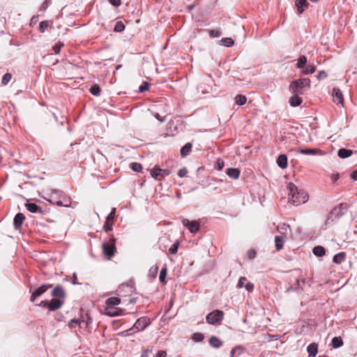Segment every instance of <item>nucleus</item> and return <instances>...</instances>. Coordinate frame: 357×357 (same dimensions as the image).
I'll return each mask as SVG.
<instances>
[{
  "mask_svg": "<svg viewBox=\"0 0 357 357\" xmlns=\"http://www.w3.org/2000/svg\"><path fill=\"white\" fill-rule=\"evenodd\" d=\"M287 188L289 190V202L294 205L298 206L308 200L307 192L302 189H298L294 183H289Z\"/></svg>",
  "mask_w": 357,
  "mask_h": 357,
  "instance_id": "obj_1",
  "label": "nucleus"
},
{
  "mask_svg": "<svg viewBox=\"0 0 357 357\" xmlns=\"http://www.w3.org/2000/svg\"><path fill=\"white\" fill-rule=\"evenodd\" d=\"M310 88V79L309 78H300L292 81L289 84V91L293 94L303 95Z\"/></svg>",
  "mask_w": 357,
  "mask_h": 357,
  "instance_id": "obj_2",
  "label": "nucleus"
},
{
  "mask_svg": "<svg viewBox=\"0 0 357 357\" xmlns=\"http://www.w3.org/2000/svg\"><path fill=\"white\" fill-rule=\"evenodd\" d=\"M116 238L113 236H110L109 241L103 243L102 245L103 254L107 259H110L114 256L116 248Z\"/></svg>",
  "mask_w": 357,
  "mask_h": 357,
  "instance_id": "obj_3",
  "label": "nucleus"
},
{
  "mask_svg": "<svg viewBox=\"0 0 357 357\" xmlns=\"http://www.w3.org/2000/svg\"><path fill=\"white\" fill-rule=\"evenodd\" d=\"M346 210H347V204H341L339 205V206L333 208L330 213V216L328 217V218L326 220V223L329 224L330 221L333 222L335 220V219L339 218L340 216H342Z\"/></svg>",
  "mask_w": 357,
  "mask_h": 357,
  "instance_id": "obj_4",
  "label": "nucleus"
},
{
  "mask_svg": "<svg viewBox=\"0 0 357 357\" xmlns=\"http://www.w3.org/2000/svg\"><path fill=\"white\" fill-rule=\"evenodd\" d=\"M224 317V313L221 310H213L206 317V322L209 324H215L222 321Z\"/></svg>",
  "mask_w": 357,
  "mask_h": 357,
  "instance_id": "obj_5",
  "label": "nucleus"
},
{
  "mask_svg": "<svg viewBox=\"0 0 357 357\" xmlns=\"http://www.w3.org/2000/svg\"><path fill=\"white\" fill-rule=\"evenodd\" d=\"M146 172H150V174L153 178H157L158 176L165 178L169 176L171 174V171L169 169H161L156 166L151 169H146Z\"/></svg>",
  "mask_w": 357,
  "mask_h": 357,
  "instance_id": "obj_6",
  "label": "nucleus"
},
{
  "mask_svg": "<svg viewBox=\"0 0 357 357\" xmlns=\"http://www.w3.org/2000/svg\"><path fill=\"white\" fill-rule=\"evenodd\" d=\"M182 223L192 233H196L199 229L200 225H199V222L198 221H190L188 219H183L182 220Z\"/></svg>",
  "mask_w": 357,
  "mask_h": 357,
  "instance_id": "obj_7",
  "label": "nucleus"
},
{
  "mask_svg": "<svg viewBox=\"0 0 357 357\" xmlns=\"http://www.w3.org/2000/svg\"><path fill=\"white\" fill-rule=\"evenodd\" d=\"M332 96L333 97V101L337 104L344 106V98L342 91L338 88H333Z\"/></svg>",
  "mask_w": 357,
  "mask_h": 357,
  "instance_id": "obj_8",
  "label": "nucleus"
},
{
  "mask_svg": "<svg viewBox=\"0 0 357 357\" xmlns=\"http://www.w3.org/2000/svg\"><path fill=\"white\" fill-rule=\"evenodd\" d=\"M51 285L47 284H43L35 291L32 292L31 301H33L37 297L41 296L43 294H44L48 288L51 287Z\"/></svg>",
  "mask_w": 357,
  "mask_h": 357,
  "instance_id": "obj_9",
  "label": "nucleus"
},
{
  "mask_svg": "<svg viewBox=\"0 0 357 357\" xmlns=\"http://www.w3.org/2000/svg\"><path fill=\"white\" fill-rule=\"evenodd\" d=\"M63 304V301L59 298H53L48 304V309L50 311H54L60 308Z\"/></svg>",
  "mask_w": 357,
  "mask_h": 357,
  "instance_id": "obj_10",
  "label": "nucleus"
},
{
  "mask_svg": "<svg viewBox=\"0 0 357 357\" xmlns=\"http://www.w3.org/2000/svg\"><path fill=\"white\" fill-rule=\"evenodd\" d=\"M295 5L297 8L298 13L301 14L306 8H308L309 3L307 0H296Z\"/></svg>",
  "mask_w": 357,
  "mask_h": 357,
  "instance_id": "obj_11",
  "label": "nucleus"
},
{
  "mask_svg": "<svg viewBox=\"0 0 357 357\" xmlns=\"http://www.w3.org/2000/svg\"><path fill=\"white\" fill-rule=\"evenodd\" d=\"M297 153H301L303 155H317L319 153H321V151L319 149H311V148H306V149H299L297 150Z\"/></svg>",
  "mask_w": 357,
  "mask_h": 357,
  "instance_id": "obj_12",
  "label": "nucleus"
},
{
  "mask_svg": "<svg viewBox=\"0 0 357 357\" xmlns=\"http://www.w3.org/2000/svg\"><path fill=\"white\" fill-rule=\"evenodd\" d=\"M148 325V320L146 318L142 317L138 319L137 321L133 325V328L137 329V331L144 330Z\"/></svg>",
  "mask_w": 357,
  "mask_h": 357,
  "instance_id": "obj_13",
  "label": "nucleus"
},
{
  "mask_svg": "<svg viewBox=\"0 0 357 357\" xmlns=\"http://www.w3.org/2000/svg\"><path fill=\"white\" fill-rule=\"evenodd\" d=\"M121 310L114 307L106 306L105 307V314L109 317H116L121 314Z\"/></svg>",
  "mask_w": 357,
  "mask_h": 357,
  "instance_id": "obj_14",
  "label": "nucleus"
},
{
  "mask_svg": "<svg viewBox=\"0 0 357 357\" xmlns=\"http://www.w3.org/2000/svg\"><path fill=\"white\" fill-rule=\"evenodd\" d=\"M25 219L24 215L21 213H18L14 218L13 224L14 227L16 229H18L22 226L24 220Z\"/></svg>",
  "mask_w": 357,
  "mask_h": 357,
  "instance_id": "obj_15",
  "label": "nucleus"
},
{
  "mask_svg": "<svg viewBox=\"0 0 357 357\" xmlns=\"http://www.w3.org/2000/svg\"><path fill=\"white\" fill-rule=\"evenodd\" d=\"M301 94H294L292 97L289 99V104L291 107H297L299 106L302 102L303 99L299 96Z\"/></svg>",
  "mask_w": 357,
  "mask_h": 357,
  "instance_id": "obj_16",
  "label": "nucleus"
},
{
  "mask_svg": "<svg viewBox=\"0 0 357 357\" xmlns=\"http://www.w3.org/2000/svg\"><path fill=\"white\" fill-rule=\"evenodd\" d=\"M277 164L278 165L282 168L284 169L287 166V157L285 154H280L278 155L277 158Z\"/></svg>",
  "mask_w": 357,
  "mask_h": 357,
  "instance_id": "obj_17",
  "label": "nucleus"
},
{
  "mask_svg": "<svg viewBox=\"0 0 357 357\" xmlns=\"http://www.w3.org/2000/svg\"><path fill=\"white\" fill-rule=\"evenodd\" d=\"M52 296L55 298L61 299L64 297L65 293L63 288L60 286L56 287L52 291Z\"/></svg>",
  "mask_w": 357,
  "mask_h": 357,
  "instance_id": "obj_18",
  "label": "nucleus"
},
{
  "mask_svg": "<svg viewBox=\"0 0 357 357\" xmlns=\"http://www.w3.org/2000/svg\"><path fill=\"white\" fill-rule=\"evenodd\" d=\"M353 154V151L344 148H341L337 151V155L342 159L347 158Z\"/></svg>",
  "mask_w": 357,
  "mask_h": 357,
  "instance_id": "obj_19",
  "label": "nucleus"
},
{
  "mask_svg": "<svg viewBox=\"0 0 357 357\" xmlns=\"http://www.w3.org/2000/svg\"><path fill=\"white\" fill-rule=\"evenodd\" d=\"M192 144L190 142L186 143L180 150L181 155L184 158L187 156L192 150Z\"/></svg>",
  "mask_w": 357,
  "mask_h": 357,
  "instance_id": "obj_20",
  "label": "nucleus"
},
{
  "mask_svg": "<svg viewBox=\"0 0 357 357\" xmlns=\"http://www.w3.org/2000/svg\"><path fill=\"white\" fill-rule=\"evenodd\" d=\"M226 174L230 178H238L240 175V171L237 168H227Z\"/></svg>",
  "mask_w": 357,
  "mask_h": 357,
  "instance_id": "obj_21",
  "label": "nucleus"
},
{
  "mask_svg": "<svg viewBox=\"0 0 357 357\" xmlns=\"http://www.w3.org/2000/svg\"><path fill=\"white\" fill-rule=\"evenodd\" d=\"M121 303V299L119 297H110L105 301V305L115 307Z\"/></svg>",
  "mask_w": 357,
  "mask_h": 357,
  "instance_id": "obj_22",
  "label": "nucleus"
},
{
  "mask_svg": "<svg viewBox=\"0 0 357 357\" xmlns=\"http://www.w3.org/2000/svg\"><path fill=\"white\" fill-rule=\"evenodd\" d=\"M25 206L31 213H42V209L34 203H26Z\"/></svg>",
  "mask_w": 357,
  "mask_h": 357,
  "instance_id": "obj_23",
  "label": "nucleus"
},
{
  "mask_svg": "<svg viewBox=\"0 0 357 357\" xmlns=\"http://www.w3.org/2000/svg\"><path fill=\"white\" fill-rule=\"evenodd\" d=\"M286 237L284 236H276L275 237V248L278 250H280L283 248V242Z\"/></svg>",
  "mask_w": 357,
  "mask_h": 357,
  "instance_id": "obj_24",
  "label": "nucleus"
},
{
  "mask_svg": "<svg viewBox=\"0 0 357 357\" xmlns=\"http://www.w3.org/2000/svg\"><path fill=\"white\" fill-rule=\"evenodd\" d=\"M316 67L314 65H309L302 68L301 74L303 75H310L315 72Z\"/></svg>",
  "mask_w": 357,
  "mask_h": 357,
  "instance_id": "obj_25",
  "label": "nucleus"
},
{
  "mask_svg": "<svg viewBox=\"0 0 357 357\" xmlns=\"http://www.w3.org/2000/svg\"><path fill=\"white\" fill-rule=\"evenodd\" d=\"M307 57L304 55L300 56L298 59H297V63L296 64V66L297 68L302 69L303 68L305 65L307 64Z\"/></svg>",
  "mask_w": 357,
  "mask_h": 357,
  "instance_id": "obj_26",
  "label": "nucleus"
},
{
  "mask_svg": "<svg viewBox=\"0 0 357 357\" xmlns=\"http://www.w3.org/2000/svg\"><path fill=\"white\" fill-rule=\"evenodd\" d=\"M312 252L317 257H323L326 254L324 248L321 245L315 246L312 250Z\"/></svg>",
  "mask_w": 357,
  "mask_h": 357,
  "instance_id": "obj_27",
  "label": "nucleus"
},
{
  "mask_svg": "<svg viewBox=\"0 0 357 357\" xmlns=\"http://www.w3.org/2000/svg\"><path fill=\"white\" fill-rule=\"evenodd\" d=\"M289 225L284 223L280 224L277 227V230L280 232V236H284L285 237L289 231Z\"/></svg>",
  "mask_w": 357,
  "mask_h": 357,
  "instance_id": "obj_28",
  "label": "nucleus"
},
{
  "mask_svg": "<svg viewBox=\"0 0 357 357\" xmlns=\"http://www.w3.org/2000/svg\"><path fill=\"white\" fill-rule=\"evenodd\" d=\"M345 259V253L344 252H340L338 254H336L333 258V261L337 264H340L342 262H343Z\"/></svg>",
  "mask_w": 357,
  "mask_h": 357,
  "instance_id": "obj_29",
  "label": "nucleus"
},
{
  "mask_svg": "<svg viewBox=\"0 0 357 357\" xmlns=\"http://www.w3.org/2000/svg\"><path fill=\"white\" fill-rule=\"evenodd\" d=\"M220 44L227 47H230L234 44V40L231 38H223L220 40Z\"/></svg>",
  "mask_w": 357,
  "mask_h": 357,
  "instance_id": "obj_30",
  "label": "nucleus"
},
{
  "mask_svg": "<svg viewBox=\"0 0 357 357\" xmlns=\"http://www.w3.org/2000/svg\"><path fill=\"white\" fill-rule=\"evenodd\" d=\"M90 93L94 96H99L101 93V89L98 84H93L89 89Z\"/></svg>",
  "mask_w": 357,
  "mask_h": 357,
  "instance_id": "obj_31",
  "label": "nucleus"
},
{
  "mask_svg": "<svg viewBox=\"0 0 357 357\" xmlns=\"http://www.w3.org/2000/svg\"><path fill=\"white\" fill-rule=\"evenodd\" d=\"M309 357H314L317 353V346L316 344H311L307 347Z\"/></svg>",
  "mask_w": 357,
  "mask_h": 357,
  "instance_id": "obj_32",
  "label": "nucleus"
},
{
  "mask_svg": "<svg viewBox=\"0 0 357 357\" xmlns=\"http://www.w3.org/2000/svg\"><path fill=\"white\" fill-rule=\"evenodd\" d=\"M210 344L215 348H219L222 345V342L216 337L213 336L209 340Z\"/></svg>",
  "mask_w": 357,
  "mask_h": 357,
  "instance_id": "obj_33",
  "label": "nucleus"
},
{
  "mask_svg": "<svg viewBox=\"0 0 357 357\" xmlns=\"http://www.w3.org/2000/svg\"><path fill=\"white\" fill-rule=\"evenodd\" d=\"M246 97L242 94H238L235 97V102L239 106L243 105L246 102Z\"/></svg>",
  "mask_w": 357,
  "mask_h": 357,
  "instance_id": "obj_34",
  "label": "nucleus"
},
{
  "mask_svg": "<svg viewBox=\"0 0 357 357\" xmlns=\"http://www.w3.org/2000/svg\"><path fill=\"white\" fill-rule=\"evenodd\" d=\"M333 347L335 349L339 348L343 345V341L341 337H335L332 340Z\"/></svg>",
  "mask_w": 357,
  "mask_h": 357,
  "instance_id": "obj_35",
  "label": "nucleus"
},
{
  "mask_svg": "<svg viewBox=\"0 0 357 357\" xmlns=\"http://www.w3.org/2000/svg\"><path fill=\"white\" fill-rule=\"evenodd\" d=\"M125 29V25L121 21H118L116 22L114 31L121 33Z\"/></svg>",
  "mask_w": 357,
  "mask_h": 357,
  "instance_id": "obj_36",
  "label": "nucleus"
},
{
  "mask_svg": "<svg viewBox=\"0 0 357 357\" xmlns=\"http://www.w3.org/2000/svg\"><path fill=\"white\" fill-rule=\"evenodd\" d=\"M130 167L132 169V171L136 172H142L143 169L142 165L136 162L130 163Z\"/></svg>",
  "mask_w": 357,
  "mask_h": 357,
  "instance_id": "obj_37",
  "label": "nucleus"
},
{
  "mask_svg": "<svg viewBox=\"0 0 357 357\" xmlns=\"http://www.w3.org/2000/svg\"><path fill=\"white\" fill-rule=\"evenodd\" d=\"M12 78V75L9 73H7L6 74H4L2 77V79H1V84L3 85H6L11 79Z\"/></svg>",
  "mask_w": 357,
  "mask_h": 357,
  "instance_id": "obj_38",
  "label": "nucleus"
},
{
  "mask_svg": "<svg viewBox=\"0 0 357 357\" xmlns=\"http://www.w3.org/2000/svg\"><path fill=\"white\" fill-rule=\"evenodd\" d=\"M167 273V268H163L160 271L159 279L162 283H165V278H166Z\"/></svg>",
  "mask_w": 357,
  "mask_h": 357,
  "instance_id": "obj_39",
  "label": "nucleus"
},
{
  "mask_svg": "<svg viewBox=\"0 0 357 357\" xmlns=\"http://www.w3.org/2000/svg\"><path fill=\"white\" fill-rule=\"evenodd\" d=\"M225 166V162L220 159L218 158L215 163V168L218 170H221Z\"/></svg>",
  "mask_w": 357,
  "mask_h": 357,
  "instance_id": "obj_40",
  "label": "nucleus"
},
{
  "mask_svg": "<svg viewBox=\"0 0 357 357\" xmlns=\"http://www.w3.org/2000/svg\"><path fill=\"white\" fill-rule=\"evenodd\" d=\"M149 83L147 82H144L139 87L138 91L139 93H144V91H147L149 87Z\"/></svg>",
  "mask_w": 357,
  "mask_h": 357,
  "instance_id": "obj_41",
  "label": "nucleus"
},
{
  "mask_svg": "<svg viewBox=\"0 0 357 357\" xmlns=\"http://www.w3.org/2000/svg\"><path fill=\"white\" fill-rule=\"evenodd\" d=\"M63 46V43H61V42H58L56 43L54 46H53V50L54 52H55V54H59L60 51H61V47Z\"/></svg>",
  "mask_w": 357,
  "mask_h": 357,
  "instance_id": "obj_42",
  "label": "nucleus"
},
{
  "mask_svg": "<svg viewBox=\"0 0 357 357\" xmlns=\"http://www.w3.org/2000/svg\"><path fill=\"white\" fill-rule=\"evenodd\" d=\"M221 31L216 29H212L209 31V36L211 38H218L221 36Z\"/></svg>",
  "mask_w": 357,
  "mask_h": 357,
  "instance_id": "obj_43",
  "label": "nucleus"
},
{
  "mask_svg": "<svg viewBox=\"0 0 357 357\" xmlns=\"http://www.w3.org/2000/svg\"><path fill=\"white\" fill-rule=\"evenodd\" d=\"M178 245H179V243L178 241H176L172 245V247L169 248V252L171 254H176L177 252V250H178Z\"/></svg>",
  "mask_w": 357,
  "mask_h": 357,
  "instance_id": "obj_44",
  "label": "nucleus"
},
{
  "mask_svg": "<svg viewBox=\"0 0 357 357\" xmlns=\"http://www.w3.org/2000/svg\"><path fill=\"white\" fill-rule=\"evenodd\" d=\"M48 26V23L47 21H42L39 24V30L41 33L45 32V29Z\"/></svg>",
  "mask_w": 357,
  "mask_h": 357,
  "instance_id": "obj_45",
  "label": "nucleus"
},
{
  "mask_svg": "<svg viewBox=\"0 0 357 357\" xmlns=\"http://www.w3.org/2000/svg\"><path fill=\"white\" fill-rule=\"evenodd\" d=\"M112 221H107V220H106V222L103 227L105 231L112 230Z\"/></svg>",
  "mask_w": 357,
  "mask_h": 357,
  "instance_id": "obj_46",
  "label": "nucleus"
},
{
  "mask_svg": "<svg viewBox=\"0 0 357 357\" xmlns=\"http://www.w3.org/2000/svg\"><path fill=\"white\" fill-rule=\"evenodd\" d=\"M116 213V208H113L112 211L109 213V215L107 216L106 220L107 221H113Z\"/></svg>",
  "mask_w": 357,
  "mask_h": 357,
  "instance_id": "obj_47",
  "label": "nucleus"
},
{
  "mask_svg": "<svg viewBox=\"0 0 357 357\" xmlns=\"http://www.w3.org/2000/svg\"><path fill=\"white\" fill-rule=\"evenodd\" d=\"M204 339V335L202 333H197L193 335V340L196 342H201Z\"/></svg>",
  "mask_w": 357,
  "mask_h": 357,
  "instance_id": "obj_48",
  "label": "nucleus"
},
{
  "mask_svg": "<svg viewBox=\"0 0 357 357\" xmlns=\"http://www.w3.org/2000/svg\"><path fill=\"white\" fill-rule=\"evenodd\" d=\"M187 174H188V170L185 167L181 169L177 173L178 176L181 178L187 175Z\"/></svg>",
  "mask_w": 357,
  "mask_h": 357,
  "instance_id": "obj_49",
  "label": "nucleus"
},
{
  "mask_svg": "<svg viewBox=\"0 0 357 357\" xmlns=\"http://www.w3.org/2000/svg\"><path fill=\"white\" fill-rule=\"evenodd\" d=\"M327 76H328L327 73L324 70H321L319 73L317 77L318 79L320 80V79H324L326 78Z\"/></svg>",
  "mask_w": 357,
  "mask_h": 357,
  "instance_id": "obj_50",
  "label": "nucleus"
},
{
  "mask_svg": "<svg viewBox=\"0 0 357 357\" xmlns=\"http://www.w3.org/2000/svg\"><path fill=\"white\" fill-rule=\"evenodd\" d=\"M246 278L245 277L240 278L238 282V287L239 288H243L245 286L244 282L246 281Z\"/></svg>",
  "mask_w": 357,
  "mask_h": 357,
  "instance_id": "obj_51",
  "label": "nucleus"
},
{
  "mask_svg": "<svg viewBox=\"0 0 357 357\" xmlns=\"http://www.w3.org/2000/svg\"><path fill=\"white\" fill-rule=\"evenodd\" d=\"M151 351H152V349H149V348H147V349H144L142 351V353L141 357H149V354Z\"/></svg>",
  "mask_w": 357,
  "mask_h": 357,
  "instance_id": "obj_52",
  "label": "nucleus"
},
{
  "mask_svg": "<svg viewBox=\"0 0 357 357\" xmlns=\"http://www.w3.org/2000/svg\"><path fill=\"white\" fill-rule=\"evenodd\" d=\"M110 4L115 7H119L121 5V0H108Z\"/></svg>",
  "mask_w": 357,
  "mask_h": 357,
  "instance_id": "obj_53",
  "label": "nucleus"
},
{
  "mask_svg": "<svg viewBox=\"0 0 357 357\" xmlns=\"http://www.w3.org/2000/svg\"><path fill=\"white\" fill-rule=\"evenodd\" d=\"M78 324H80V322H79V321L78 319H72L69 322V327L70 328H74Z\"/></svg>",
  "mask_w": 357,
  "mask_h": 357,
  "instance_id": "obj_54",
  "label": "nucleus"
},
{
  "mask_svg": "<svg viewBox=\"0 0 357 357\" xmlns=\"http://www.w3.org/2000/svg\"><path fill=\"white\" fill-rule=\"evenodd\" d=\"M51 3L52 0H45L42 5V8L45 10Z\"/></svg>",
  "mask_w": 357,
  "mask_h": 357,
  "instance_id": "obj_55",
  "label": "nucleus"
},
{
  "mask_svg": "<svg viewBox=\"0 0 357 357\" xmlns=\"http://www.w3.org/2000/svg\"><path fill=\"white\" fill-rule=\"evenodd\" d=\"M244 287L248 291H251L253 288H254V285L251 282H247L246 284H245Z\"/></svg>",
  "mask_w": 357,
  "mask_h": 357,
  "instance_id": "obj_56",
  "label": "nucleus"
},
{
  "mask_svg": "<svg viewBox=\"0 0 357 357\" xmlns=\"http://www.w3.org/2000/svg\"><path fill=\"white\" fill-rule=\"evenodd\" d=\"M248 256L250 259H253L256 256V252L254 250H250L248 252Z\"/></svg>",
  "mask_w": 357,
  "mask_h": 357,
  "instance_id": "obj_57",
  "label": "nucleus"
},
{
  "mask_svg": "<svg viewBox=\"0 0 357 357\" xmlns=\"http://www.w3.org/2000/svg\"><path fill=\"white\" fill-rule=\"evenodd\" d=\"M155 357H167V353L165 351H158Z\"/></svg>",
  "mask_w": 357,
  "mask_h": 357,
  "instance_id": "obj_58",
  "label": "nucleus"
},
{
  "mask_svg": "<svg viewBox=\"0 0 357 357\" xmlns=\"http://www.w3.org/2000/svg\"><path fill=\"white\" fill-rule=\"evenodd\" d=\"M350 178H357V169L354 170L350 174Z\"/></svg>",
  "mask_w": 357,
  "mask_h": 357,
  "instance_id": "obj_59",
  "label": "nucleus"
},
{
  "mask_svg": "<svg viewBox=\"0 0 357 357\" xmlns=\"http://www.w3.org/2000/svg\"><path fill=\"white\" fill-rule=\"evenodd\" d=\"M50 302H47V301H42L40 303V305L43 307H47L48 308V304Z\"/></svg>",
  "mask_w": 357,
  "mask_h": 357,
  "instance_id": "obj_60",
  "label": "nucleus"
},
{
  "mask_svg": "<svg viewBox=\"0 0 357 357\" xmlns=\"http://www.w3.org/2000/svg\"><path fill=\"white\" fill-rule=\"evenodd\" d=\"M155 117L160 121L163 122L164 119H161L160 114L158 113L155 114Z\"/></svg>",
  "mask_w": 357,
  "mask_h": 357,
  "instance_id": "obj_61",
  "label": "nucleus"
},
{
  "mask_svg": "<svg viewBox=\"0 0 357 357\" xmlns=\"http://www.w3.org/2000/svg\"><path fill=\"white\" fill-rule=\"evenodd\" d=\"M231 357H236V349H231L230 352Z\"/></svg>",
  "mask_w": 357,
  "mask_h": 357,
  "instance_id": "obj_62",
  "label": "nucleus"
},
{
  "mask_svg": "<svg viewBox=\"0 0 357 357\" xmlns=\"http://www.w3.org/2000/svg\"><path fill=\"white\" fill-rule=\"evenodd\" d=\"M128 286L123 284V285L119 287V289L121 290V289H123L124 288H128Z\"/></svg>",
  "mask_w": 357,
  "mask_h": 357,
  "instance_id": "obj_63",
  "label": "nucleus"
},
{
  "mask_svg": "<svg viewBox=\"0 0 357 357\" xmlns=\"http://www.w3.org/2000/svg\"><path fill=\"white\" fill-rule=\"evenodd\" d=\"M121 68V65H118L116 67V70H119Z\"/></svg>",
  "mask_w": 357,
  "mask_h": 357,
  "instance_id": "obj_64",
  "label": "nucleus"
}]
</instances>
